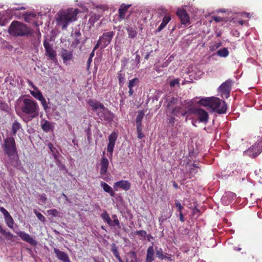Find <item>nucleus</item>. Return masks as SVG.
I'll list each match as a JSON object with an SVG mask.
<instances>
[{
	"label": "nucleus",
	"mask_w": 262,
	"mask_h": 262,
	"mask_svg": "<svg viewBox=\"0 0 262 262\" xmlns=\"http://www.w3.org/2000/svg\"><path fill=\"white\" fill-rule=\"evenodd\" d=\"M16 113L18 115L21 112L32 118L38 115L39 106L36 101L30 98H19L15 106Z\"/></svg>",
	"instance_id": "nucleus-1"
},
{
	"label": "nucleus",
	"mask_w": 262,
	"mask_h": 262,
	"mask_svg": "<svg viewBox=\"0 0 262 262\" xmlns=\"http://www.w3.org/2000/svg\"><path fill=\"white\" fill-rule=\"evenodd\" d=\"M199 103L203 106H209L212 108V112L219 114H225L227 112V106L225 101L217 97L202 98Z\"/></svg>",
	"instance_id": "nucleus-2"
},
{
	"label": "nucleus",
	"mask_w": 262,
	"mask_h": 262,
	"mask_svg": "<svg viewBox=\"0 0 262 262\" xmlns=\"http://www.w3.org/2000/svg\"><path fill=\"white\" fill-rule=\"evenodd\" d=\"M9 33L14 36H32L34 30L23 23L18 21L12 22L9 28Z\"/></svg>",
	"instance_id": "nucleus-3"
},
{
	"label": "nucleus",
	"mask_w": 262,
	"mask_h": 262,
	"mask_svg": "<svg viewBox=\"0 0 262 262\" xmlns=\"http://www.w3.org/2000/svg\"><path fill=\"white\" fill-rule=\"evenodd\" d=\"M78 10L77 9H69L67 10L60 11L58 13V21L62 25V29L67 28L68 24L76 21Z\"/></svg>",
	"instance_id": "nucleus-4"
},
{
	"label": "nucleus",
	"mask_w": 262,
	"mask_h": 262,
	"mask_svg": "<svg viewBox=\"0 0 262 262\" xmlns=\"http://www.w3.org/2000/svg\"><path fill=\"white\" fill-rule=\"evenodd\" d=\"M3 149L9 157L17 155V150L15 139L12 137H7L4 139Z\"/></svg>",
	"instance_id": "nucleus-5"
},
{
	"label": "nucleus",
	"mask_w": 262,
	"mask_h": 262,
	"mask_svg": "<svg viewBox=\"0 0 262 262\" xmlns=\"http://www.w3.org/2000/svg\"><path fill=\"white\" fill-rule=\"evenodd\" d=\"M189 113L194 114L200 122L206 124L209 120V114L204 109L196 107H191L189 109Z\"/></svg>",
	"instance_id": "nucleus-6"
},
{
	"label": "nucleus",
	"mask_w": 262,
	"mask_h": 262,
	"mask_svg": "<svg viewBox=\"0 0 262 262\" xmlns=\"http://www.w3.org/2000/svg\"><path fill=\"white\" fill-rule=\"evenodd\" d=\"M234 81L228 79L222 83L218 88V92L222 98L228 99L230 97Z\"/></svg>",
	"instance_id": "nucleus-7"
},
{
	"label": "nucleus",
	"mask_w": 262,
	"mask_h": 262,
	"mask_svg": "<svg viewBox=\"0 0 262 262\" xmlns=\"http://www.w3.org/2000/svg\"><path fill=\"white\" fill-rule=\"evenodd\" d=\"M102 219L104 222H106L110 227L117 226L120 228V225L119 221L118 219L117 216L116 214H113L112 216L113 220L112 221L109 214L106 210H104L103 212L100 215Z\"/></svg>",
	"instance_id": "nucleus-8"
},
{
	"label": "nucleus",
	"mask_w": 262,
	"mask_h": 262,
	"mask_svg": "<svg viewBox=\"0 0 262 262\" xmlns=\"http://www.w3.org/2000/svg\"><path fill=\"white\" fill-rule=\"evenodd\" d=\"M262 151V139L258 140L247 150V153L252 158H255Z\"/></svg>",
	"instance_id": "nucleus-9"
},
{
	"label": "nucleus",
	"mask_w": 262,
	"mask_h": 262,
	"mask_svg": "<svg viewBox=\"0 0 262 262\" xmlns=\"http://www.w3.org/2000/svg\"><path fill=\"white\" fill-rule=\"evenodd\" d=\"M115 33L113 31H110L104 33L101 36L99 37V40L102 44L101 49L105 48L111 42Z\"/></svg>",
	"instance_id": "nucleus-10"
},
{
	"label": "nucleus",
	"mask_w": 262,
	"mask_h": 262,
	"mask_svg": "<svg viewBox=\"0 0 262 262\" xmlns=\"http://www.w3.org/2000/svg\"><path fill=\"white\" fill-rule=\"evenodd\" d=\"M97 114L101 120L110 121L114 118L113 114L105 106L101 109V111H97Z\"/></svg>",
	"instance_id": "nucleus-11"
},
{
	"label": "nucleus",
	"mask_w": 262,
	"mask_h": 262,
	"mask_svg": "<svg viewBox=\"0 0 262 262\" xmlns=\"http://www.w3.org/2000/svg\"><path fill=\"white\" fill-rule=\"evenodd\" d=\"M176 14L181 20L182 24L188 25L190 24L189 16L186 10L183 9H178L177 11Z\"/></svg>",
	"instance_id": "nucleus-12"
},
{
	"label": "nucleus",
	"mask_w": 262,
	"mask_h": 262,
	"mask_svg": "<svg viewBox=\"0 0 262 262\" xmlns=\"http://www.w3.org/2000/svg\"><path fill=\"white\" fill-rule=\"evenodd\" d=\"M118 135L115 132L112 133L108 136V143L107 146V151L110 153L111 157H112L113 152L115 147Z\"/></svg>",
	"instance_id": "nucleus-13"
},
{
	"label": "nucleus",
	"mask_w": 262,
	"mask_h": 262,
	"mask_svg": "<svg viewBox=\"0 0 262 262\" xmlns=\"http://www.w3.org/2000/svg\"><path fill=\"white\" fill-rule=\"evenodd\" d=\"M43 46L45 48L46 55L51 60H54L56 58V51L53 49L52 46L49 43L47 39L43 41Z\"/></svg>",
	"instance_id": "nucleus-14"
},
{
	"label": "nucleus",
	"mask_w": 262,
	"mask_h": 262,
	"mask_svg": "<svg viewBox=\"0 0 262 262\" xmlns=\"http://www.w3.org/2000/svg\"><path fill=\"white\" fill-rule=\"evenodd\" d=\"M0 211L4 215V219L7 225L10 228L12 229L13 228L14 222L9 212L3 207H0Z\"/></svg>",
	"instance_id": "nucleus-15"
},
{
	"label": "nucleus",
	"mask_w": 262,
	"mask_h": 262,
	"mask_svg": "<svg viewBox=\"0 0 262 262\" xmlns=\"http://www.w3.org/2000/svg\"><path fill=\"white\" fill-rule=\"evenodd\" d=\"M104 155L105 152L103 151V156L100 162V174L101 176H104L106 174L108 170V167L109 165L108 160L107 159L106 157L104 156Z\"/></svg>",
	"instance_id": "nucleus-16"
},
{
	"label": "nucleus",
	"mask_w": 262,
	"mask_h": 262,
	"mask_svg": "<svg viewBox=\"0 0 262 262\" xmlns=\"http://www.w3.org/2000/svg\"><path fill=\"white\" fill-rule=\"evenodd\" d=\"M130 187L131 184L127 180H122L115 182L114 184V188L116 191H117L119 188L125 191H127L130 189Z\"/></svg>",
	"instance_id": "nucleus-17"
},
{
	"label": "nucleus",
	"mask_w": 262,
	"mask_h": 262,
	"mask_svg": "<svg viewBox=\"0 0 262 262\" xmlns=\"http://www.w3.org/2000/svg\"><path fill=\"white\" fill-rule=\"evenodd\" d=\"M17 234L23 241H25L33 246L36 245V241L29 234L24 231H19L17 232Z\"/></svg>",
	"instance_id": "nucleus-18"
},
{
	"label": "nucleus",
	"mask_w": 262,
	"mask_h": 262,
	"mask_svg": "<svg viewBox=\"0 0 262 262\" xmlns=\"http://www.w3.org/2000/svg\"><path fill=\"white\" fill-rule=\"evenodd\" d=\"M169 113L177 117L185 116L189 113V110H186L184 109L181 105H177Z\"/></svg>",
	"instance_id": "nucleus-19"
},
{
	"label": "nucleus",
	"mask_w": 262,
	"mask_h": 262,
	"mask_svg": "<svg viewBox=\"0 0 262 262\" xmlns=\"http://www.w3.org/2000/svg\"><path fill=\"white\" fill-rule=\"evenodd\" d=\"M54 252L56 254V257L63 262H71L68 254L64 252L60 251L57 248L54 249Z\"/></svg>",
	"instance_id": "nucleus-20"
},
{
	"label": "nucleus",
	"mask_w": 262,
	"mask_h": 262,
	"mask_svg": "<svg viewBox=\"0 0 262 262\" xmlns=\"http://www.w3.org/2000/svg\"><path fill=\"white\" fill-rule=\"evenodd\" d=\"M131 6V5H125L122 4L118 10L119 19H124L125 18L126 13L128 9Z\"/></svg>",
	"instance_id": "nucleus-21"
},
{
	"label": "nucleus",
	"mask_w": 262,
	"mask_h": 262,
	"mask_svg": "<svg viewBox=\"0 0 262 262\" xmlns=\"http://www.w3.org/2000/svg\"><path fill=\"white\" fill-rule=\"evenodd\" d=\"M88 103L89 105L92 107L93 110L94 111H96L97 112L98 109L101 110L104 106L102 103L93 99L89 100Z\"/></svg>",
	"instance_id": "nucleus-22"
},
{
	"label": "nucleus",
	"mask_w": 262,
	"mask_h": 262,
	"mask_svg": "<svg viewBox=\"0 0 262 262\" xmlns=\"http://www.w3.org/2000/svg\"><path fill=\"white\" fill-rule=\"evenodd\" d=\"M60 55L63 59L64 63L66 62L67 61L73 58L72 51H70L66 49L62 50Z\"/></svg>",
	"instance_id": "nucleus-23"
},
{
	"label": "nucleus",
	"mask_w": 262,
	"mask_h": 262,
	"mask_svg": "<svg viewBox=\"0 0 262 262\" xmlns=\"http://www.w3.org/2000/svg\"><path fill=\"white\" fill-rule=\"evenodd\" d=\"M178 101V98L174 97H172L169 100L167 99V108L169 112L177 106Z\"/></svg>",
	"instance_id": "nucleus-24"
},
{
	"label": "nucleus",
	"mask_w": 262,
	"mask_h": 262,
	"mask_svg": "<svg viewBox=\"0 0 262 262\" xmlns=\"http://www.w3.org/2000/svg\"><path fill=\"white\" fill-rule=\"evenodd\" d=\"M171 17L170 15H165L162 19V23L157 29V32L161 31L171 20Z\"/></svg>",
	"instance_id": "nucleus-25"
},
{
	"label": "nucleus",
	"mask_w": 262,
	"mask_h": 262,
	"mask_svg": "<svg viewBox=\"0 0 262 262\" xmlns=\"http://www.w3.org/2000/svg\"><path fill=\"white\" fill-rule=\"evenodd\" d=\"M154 260V249L152 246H150L147 250L146 262H152Z\"/></svg>",
	"instance_id": "nucleus-26"
},
{
	"label": "nucleus",
	"mask_w": 262,
	"mask_h": 262,
	"mask_svg": "<svg viewBox=\"0 0 262 262\" xmlns=\"http://www.w3.org/2000/svg\"><path fill=\"white\" fill-rule=\"evenodd\" d=\"M125 262H137V255L134 251H129L126 255Z\"/></svg>",
	"instance_id": "nucleus-27"
},
{
	"label": "nucleus",
	"mask_w": 262,
	"mask_h": 262,
	"mask_svg": "<svg viewBox=\"0 0 262 262\" xmlns=\"http://www.w3.org/2000/svg\"><path fill=\"white\" fill-rule=\"evenodd\" d=\"M29 83L30 84V85H31L32 86L34 90H37L36 91H31V92H30L31 94L39 100L43 97V95H42L41 92L37 90V88H36V86H35L34 85H33V84L32 82L29 81Z\"/></svg>",
	"instance_id": "nucleus-28"
},
{
	"label": "nucleus",
	"mask_w": 262,
	"mask_h": 262,
	"mask_svg": "<svg viewBox=\"0 0 262 262\" xmlns=\"http://www.w3.org/2000/svg\"><path fill=\"white\" fill-rule=\"evenodd\" d=\"M101 186L103 188L104 191L108 193L111 196H114L115 192L112 188L108 185L107 183L104 182H101L100 183Z\"/></svg>",
	"instance_id": "nucleus-29"
},
{
	"label": "nucleus",
	"mask_w": 262,
	"mask_h": 262,
	"mask_svg": "<svg viewBox=\"0 0 262 262\" xmlns=\"http://www.w3.org/2000/svg\"><path fill=\"white\" fill-rule=\"evenodd\" d=\"M111 251L113 253L114 256L119 262H123L119 255V253L118 252L117 247L115 244H113L111 245Z\"/></svg>",
	"instance_id": "nucleus-30"
},
{
	"label": "nucleus",
	"mask_w": 262,
	"mask_h": 262,
	"mask_svg": "<svg viewBox=\"0 0 262 262\" xmlns=\"http://www.w3.org/2000/svg\"><path fill=\"white\" fill-rule=\"evenodd\" d=\"M216 54L221 57H226L229 54V52L227 48H223L219 50Z\"/></svg>",
	"instance_id": "nucleus-31"
},
{
	"label": "nucleus",
	"mask_w": 262,
	"mask_h": 262,
	"mask_svg": "<svg viewBox=\"0 0 262 262\" xmlns=\"http://www.w3.org/2000/svg\"><path fill=\"white\" fill-rule=\"evenodd\" d=\"M10 160L11 165L15 168L18 167L21 165L20 161L19 160L17 155L16 157H10Z\"/></svg>",
	"instance_id": "nucleus-32"
},
{
	"label": "nucleus",
	"mask_w": 262,
	"mask_h": 262,
	"mask_svg": "<svg viewBox=\"0 0 262 262\" xmlns=\"http://www.w3.org/2000/svg\"><path fill=\"white\" fill-rule=\"evenodd\" d=\"M21 128V124L17 121H15L12 125V133L14 136L17 132Z\"/></svg>",
	"instance_id": "nucleus-33"
},
{
	"label": "nucleus",
	"mask_w": 262,
	"mask_h": 262,
	"mask_svg": "<svg viewBox=\"0 0 262 262\" xmlns=\"http://www.w3.org/2000/svg\"><path fill=\"white\" fill-rule=\"evenodd\" d=\"M144 116V113L143 111L138 112L137 116L136 119V123L137 126H142V120Z\"/></svg>",
	"instance_id": "nucleus-34"
},
{
	"label": "nucleus",
	"mask_w": 262,
	"mask_h": 262,
	"mask_svg": "<svg viewBox=\"0 0 262 262\" xmlns=\"http://www.w3.org/2000/svg\"><path fill=\"white\" fill-rule=\"evenodd\" d=\"M126 30L127 31L128 37L130 38H135L137 35V31L132 27H127Z\"/></svg>",
	"instance_id": "nucleus-35"
},
{
	"label": "nucleus",
	"mask_w": 262,
	"mask_h": 262,
	"mask_svg": "<svg viewBox=\"0 0 262 262\" xmlns=\"http://www.w3.org/2000/svg\"><path fill=\"white\" fill-rule=\"evenodd\" d=\"M0 233L5 236L8 239H10L11 238L14 236L13 234H12L10 231H7L4 230L1 225H0Z\"/></svg>",
	"instance_id": "nucleus-36"
},
{
	"label": "nucleus",
	"mask_w": 262,
	"mask_h": 262,
	"mask_svg": "<svg viewBox=\"0 0 262 262\" xmlns=\"http://www.w3.org/2000/svg\"><path fill=\"white\" fill-rule=\"evenodd\" d=\"M156 255L160 259L162 260L165 257V255L163 253L162 248H156Z\"/></svg>",
	"instance_id": "nucleus-37"
},
{
	"label": "nucleus",
	"mask_w": 262,
	"mask_h": 262,
	"mask_svg": "<svg viewBox=\"0 0 262 262\" xmlns=\"http://www.w3.org/2000/svg\"><path fill=\"white\" fill-rule=\"evenodd\" d=\"M41 128L43 131L48 132L51 129V125L50 122L45 121V122L41 125Z\"/></svg>",
	"instance_id": "nucleus-38"
},
{
	"label": "nucleus",
	"mask_w": 262,
	"mask_h": 262,
	"mask_svg": "<svg viewBox=\"0 0 262 262\" xmlns=\"http://www.w3.org/2000/svg\"><path fill=\"white\" fill-rule=\"evenodd\" d=\"M139 83V79L138 78H135L129 80L128 83V88H134Z\"/></svg>",
	"instance_id": "nucleus-39"
},
{
	"label": "nucleus",
	"mask_w": 262,
	"mask_h": 262,
	"mask_svg": "<svg viewBox=\"0 0 262 262\" xmlns=\"http://www.w3.org/2000/svg\"><path fill=\"white\" fill-rule=\"evenodd\" d=\"M35 14L32 13H26L24 14V20L26 22L29 23L32 18L35 17Z\"/></svg>",
	"instance_id": "nucleus-40"
},
{
	"label": "nucleus",
	"mask_w": 262,
	"mask_h": 262,
	"mask_svg": "<svg viewBox=\"0 0 262 262\" xmlns=\"http://www.w3.org/2000/svg\"><path fill=\"white\" fill-rule=\"evenodd\" d=\"M142 126H137L138 138L141 139L144 137V135L142 132Z\"/></svg>",
	"instance_id": "nucleus-41"
},
{
	"label": "nucleus",
	"mask_w": 262,
	"mask_h": 262,
	"mask_svg": "<svg viewBox=\"0 0 262 262\" xmlns=\"http://www.w3.org/2000/svg\"><path fill=\"white\" fill-rule=\"evenodd\" d=\"M174 205L177 209V211L179 212H182V210L184 209V207L178 200H176L175 201Z\"/></svg>",
	"instance_id": "nucleus-42"
},
{
	"label": "nucleus",
	"mask_w": 262,
	"mask_h": 262,
	"mask_svg": "<svg viewBox=\"0 0 262 262\" xmlns=\"http://www.w3.org/2000/svg\"><path fill=\"white\" fill-rule=\"evenodd\" d=\"M39 100L40 101L41 104H42L45 111H47L49 108V107L47 104V101H46V100L45 99V98L43 96Z\"/></svg>",
	"instance_id": "nucleus-43"
},
{
	"label": "nucleus",
	"mask_w": 262,
	"mask_h": 262,
	"mask_svg": "<svg viewBox=\"0 0 262 262\" xmlns=\"http://www.w3.org/2000/svg\"><path fill=\"white\" fill-rule=\"evenodd\" d=\"M176 85L180 86L179 79L177 78L171 80L169 82V85L171 88L174 87Z\"/></svg>",
	"instance_id": "nucleus-44"
},
{
	"label": "nucleus",
	"mask_w": 262,
	"mask_h": 262,
	"mask_svg": "<svg viewBox=\"0 0 262 262\" xmlns=\"http://www.w3.org/2000/svg\"><path fill=\"white\" fill-rule=\"evenodd\" d=\"M48 147L50 149L51 152L53 154V155L55 157V154L57 152L56 149L54 147V145L51 142L49 143L48 144Z\"/></svg>",
	"instance_id": "nucleus-45"
},
{
	"label": "nucleus",
	"mask_w": 262,
	"mask_h": 262,
	"mask_svg": "<svg viewBox=\"0 0 262 262\" xmlns=\"http://www.w3.org/2000/svg\"><path fill=\"white\" fill-rule=\"evenodd\" d=\"M135 234L139 236L145 237L147 234V233L144 230H139L136 231Z\"/></svg>",
	"instance_id": "nucleus-46"
},
{
	"label": "nucleus",
	"mask_w": 262,
	"mask_h": 262,
	"mask_svg": "<svg viewBox=\"0 0 262 262\" xmlns=\"http://www.w3.org/2000/svg\"><path fill=\"white\" fill-rule=\"evenodd\" d=\"M34 212L36 214L38 220H39L42 222H45L46 219H45V216L41 213L38 212L37 211H35Z\"/></svg>",
	"instance_id": "nucleus-47"
},
{
	"label": "nucleus",
	"mask_w": 262,
	"mask_h": 262,
	"mask_svg": "<svg viewBox=\"0 0 262 262\" xmlns=\"http://www.w3.org/2000/svg\"><path fill=\"white\" fill-rule=\"evenodd\" d=\"M47 212L49 215H51L53 216H56L58 214V211L55 209L49 210Z\"/></svg>",
	"instance_id": "nucleus-48"
},
{
	"label": "nucleus",
	"mask_w": 262,
	"mask_h": 262,
	"mask_svg": "<svg viewBox=\"0 0 262 262\" xmlns=\"http://www.w3.org/2000/svg\"><path fill=\"white\" fill-rule=\"evenodd\" d=\"M118 78L119 84L120 85H122V84L123 83L125 80L124 76L122 75L121 73H119L118 74Z\"/></svg>",
	"instance_id": "nucleus-49"
},
{
	"label": "nucleus",
	"mask_w": 262,
	"mask_h": 262,
	"mask_svg": "<svg viewBox=\"0 0 262 262\" xmlns=\"http://www.w3.org/2000/svg\"><path fill=\"white\" fill-rule=\"evenodd\" d=\"M212 19H213L215 22L219 23L223 21L224 19L223 18L220 17V16H212Z\"/></svg>",
	"instance_id": "nucleus-50"
},
{
	"label": "nucleus",
	"mask_w": 262,
	"mask_h": 262,
	"mask_svg": "<svg viewBox=\"0 0 262 262\" xmlns=\"http://www.w3.org/2000/svg\"><path fill=\"white\" fill-rule=\"evenodd\" d=\"M39 199L42 203H46L47 200V198L45 194H42L39 195Z\"/></svg>",
	"instance_id": "nucleus-51"
},
{
	"label": "nucleus",
	"mask_w": 262,
	"mask_h": 262,
	"mask_svg": "<svg viewBox=\"0 0 262 262\" xmlns=\"http://www.w3.org/2000/svg\"><path fill=\"white\" fill-rule=\"evenodd\" d=\"M135 61L137 62L136 66L137 68L139 67V64L140 62V56L139 54H136L135 57Z\"/></svg>",
	"instance_id": "nucleus-52"
},
{
	"label": "nucleus",
	"mask_w": 262,
	"mask_h": 262,
	"mask_svg": "<svg viewBox=\"0 0 262 262\" xmlns=\"http://www.w3.org/2000/svg\"><path fill=\"white\" fill-rule=\"evenodd\" d=\"M92 62V59L89 58V59L87 61V63H86V69L88 71H89L90 69V66H91Z\"/></svg>",
	"instance_id": "nucleus-53"
},
{
	"label": "nucleus",
	"mask_w": 262,
	"mask_h": 262,
	"mask_svg": "<svg viewBox=\"0 0 262 262\" xmlns=\"http://www.w3.org/2000/svg\"><path fill=\"white\" fill-rule=\"evenodd\" d=\"M175 122V118L173 116H171L169 119V122L168 123L170 124H171L172 126L174 125V123Z\"/></svg>",
	"instance_id": "nucleus-54"
},
{
	"label": "nucleus",
	"mask_w": 262,
	"mask_h": 262,
	"mask_svg": "<svg viewBox=\"0 0 262 262\" xmlns=\"http://www.w3.org/2000/svg\"><path fill=\"white\" fill-rule=\"evenodd\" d=\"M101 46V47H102V44L100 42H99V40H98L97 41V43L96 44V45L95 46V47H94L93 48V51H95L97 49H98V48Z\"/></svg>",
	"instance_id": "nucleus-55"
},
{
	"label": "nucleus",
	"mask_w": 262,
	"mask_h": 262,
	"mask_svg": "<svg viewBox=\"0 0 262 262\" xmlns=\"http://www.w3.org/2000/svg\"><path fill=\"white\" fill-rule=\"evenodd\" d=\"M198 172L197 170H196L194 168H191L189 170L190 174L192 176Z\"/></svg>",
	"instance_id": "nucleus-56"
},
{
	"label": "nucleus",
	"mask_w": 262,
	"mask_h": 262,
	"mask_svg": "<svg viewBox=\"0 0 262 262\" xmlns=\"http://www.w3.org/2000/svg\"><path fill=\"white\" fill-rule=\"evenodd\" d=\"M8 23V20H4L2 17L0 18V25L1 26H5Z\"/></svg>",
	"instance_id": "nucleus-57"
},
{
	"label": "nucleus",
	"mask_w": 262,
	"mask_h": 262,
	"mask_svg": "<svg viewBox=\"0 0 262 262\" xmlns=\"http://www.w3.org/2000/svg\"><path fill=\"white\" fill-rule=\"evenodd\" d=\"M129 91H128V95L129 96H132L134 94V90H133V88H128Z\"/></svg>",
	"instance_id": "nucleus-58"
},
{
	"label": "nucleus",
	"mask_w": 262,
	"mask_h": 262,
	"mask_svg": "<svg viewBox=\"0 0 262 262\" xmlns=\"http://www.w3.org/2000/svg\"><path fill=\"white\" fill-rule=\"evenodd\" d=\"M180 220L181 222H184L185 219L183 212H179Z\"/></svg>",
	"instance_id": "nucleus-59"
},
{
	"label": "nucleus",
	"mask_w": 262,
	"mask_h": 262,
	"mask_svg": "<svg viewBox=\"0 0 262 262\" xmlns=\"http://www.w3.org/2000/svg\"><path fill=\"white\" fill-rule=\"evenodd\" d=\"M94 55H95V51L93 50L90 54L89 58L92 59L93 57L94 56Z\"/></svg>",
	"instance_id": "nucleus-60"
},
{
	"label": "nucleus",
	"mask_w": 262,
	"mask_h": 262,
	"mask_svg": "<svg viewBox=\"0 0 262 262\" xmlns=\"http://www.w3.org/2000/svg\"><path fill=\"white\" fill-rule=\"evenodd\" d=\"M173 186L176 189L179 188V186H178V184L177 183H176V182H173Z\"/></svg>",
	"instance_id": "nucleus-61"
},
{
	"label": "nucleus",
	"mask_w": 262,
	"mask_h": 262,
	"mask_svg": "<svg viewBox=\"0 0 262 262\" xmlns=\"http://www.w3.org/2000/svg\"><path fill=\"white\" fill-rule=\"evenodd\" d=\"M75 35L76 37H79L81 35V33L79 31H76L75 32Z\"/></svg>",
	"instance_id": "nucleus-62"
},
{
	"label": "nucleus",
	"mask_w": 262,
	"mask_h": 262,
	"mask_svg": "<svg viewBox=\"0 0 262 262\" xmlns=\"http://www.w3.org/2000/svg\"><path fill=\"white\" fill-rule=\"evenodd\" d=\"M166 254H167L166 253V254H165V257H164V259H167L168 260H170V261L172 259L171 258V257L170 256H166Z\"/></svg>",
	"instance_id": "nucleus-63"
},
{
	"label": "nucleus",
	"mask_w": 262,
	"mask_h": 262,
	"mask_svg": "<svg viewBox=\"0 0 262 262\" xmlns=\"http://www.w3.org/2000/svg\"><path fill=\"white\" fill-rule=\"evenodd\" d=\"M149 53H147V54H146V56H145V59H147H147H148V58H149Z\"/></svg>",
	"instance_id": "nucleus-64"
}]
</instances>
